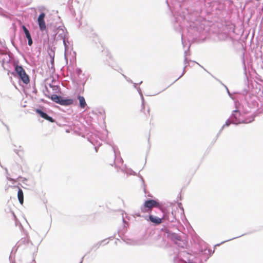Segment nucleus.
Returning a JSON list of instances; mask_svg holds the SVG:
<instances>
[{"label": "nucleus", "instance_id": "obj_1", "mask_svg": "<svg viewBox=\"0 0 263 263\" xmlns=\"http://www.w3.org/2000/svg\"><path fill=\"white\" fill-rule=\"evenodd\" d=\"M254 120V117L251 116L246 119H243L241 112L238 109L234 110L231 117L226 121L224 124L222 125L220 129L218 135H219L225 127H228L231 124L238 125L240 123H250Z\"/></svg>", "mask_w": 263, "mask_h": 263}, {"label": "nucleus", "instance_id": "obj_2", "mask_svg": "<svg viewBox=\"0 0 263 263\" xmlns=\"http://www.w3.org/2000/svg\"><path fill=\"white\" fill-rule=\"evenodd\" d=\"M1 57L0 61H2V65L4 70H6L8 74L11 73L13 68L15 69L16 65H18V61H12L9 54H8L5 51H3L0 54Z\"/></svg>", "mask_w": 263, "mask_h": 263}, {"label": "nucleus", "instance_id": "obj_3", "mask_svg": "<svg viewBox=\"0 0 263 263\" xmlns=\"http://www.w3.org/2000/svg\"><path fill=\"white\" fill-rule=\"evenodd\" d=\"M55 30L58 40L63 41L65 48V53H66L68 52L70 49L69 45H70L69 42L68 41V38L67 37L68 32L65 27L63 26H59L58 27L55 28Z\"/></svg>", "mask_w": 263, "mask_h": 263}, {"label": "nucleus", "instance_id": "obj_4", "mask_svg": "<svg viewBox=\"0 0 263 263\" xmlns=\"http://www.w3.org/2000/svg\"><path fill=\"white\" fill-rule=\"evenodd\" d=\"M11 74L13 77L18 78L25 84H28L30 82L29 77L22 65H16L15 69L12 71Z\"/></svg>", "mask_w": 263, "mask_h": 263}, {"label": "nucleus", "instance_id": "obj_5", "mask_svg": "<svg viewBox=\"0 0 263 263\" xmlns=\"http://www.w3.org/2000/svg\"><path fill=\"white\" fill-rule=\"evenodd\" d=\"M48 98H50L54 102L63 106H68L73 103V100L72 99L64 98L61 96H59L55 94H53L50 96H48Z\"/></svg>", "mask_w": 263, "mask_h": 263}, {"label": "nucleus", "instance_id": "obj_6", "mask_svg": "<svg viewBox=\"0 0 263 263\" xmlns=\"http://www.w3.org/2000/svg\"><path fill=\"white\" fill-rule=\"evenodd\" d=\"M160 206L159 202L154 199L146 200L143 205L141 206V210L142 212H146L152 207L159 208Z\"/></svg>", "mask_w": 263, "mask_h": 263}, {"label": "nucleus", "instance_id": "obj_7", "mask_svg": "<svg viewBox=\"0 0 263 263\" xmlns=\"http://www.w3.org/2000/svg\"><path fill=\"white\" fill-rule=\"evenodd\" d=\"M92 37H93V42L95 43V44L97 45V46L98 48H99V45L98 44L101 46V48L102 49V52L103 54H105L107 57H108L109 59H111V55L109 51L107 49L103 48L102 44H101L99 38L97 36V34L95 33L92 34Z\"/></svg>", "mask_w": 263, "mask_h": 263}, {"label": "nucleus", "instance_id": "obj_8", "mask_svg": "<svg viewBox=\"0 0 263 263\" xmlns=\"http://www.w3.org/2000/svg\"><path fill=\"white\" fill-rule=\"evenodd\" d=\"M159 210L163 213V220H167L171 222H173L176 220V217L174 214L173 212H172L171 213H170L169 212H166L164 209L160 208Z\"/></svg>", "mask_w": 263, "mask_h": 263}, {"label": "nucleus", "instance_id": "obj_9", "mask_svg": "<svg viewBox=\"0 0 263 263\" xmlns=\"http://www.w3.org/2000/svg\"><path fill=\"white\" fill-rule=\"evenodd\" d=\"M162 231L166 234L167 237L172 240H181V237L178 234L171 232L167 228H164V229H162Z\"/></svg>", "mask_w": 263, "mask_h": 263}, {"label": "nucleus", "instance_id": "obj_10", "mask_svg": "<svg viewBox=\"0 0 263 263\" xmlns=\"http://www.w3.org/2000/svg\"><path fill=\"white\" fill-rule=\"evenodd\" d=\"M45 14L44 12H41L37 17V23L41 31H43L46 29V23L45 22Z\"/></svg>", "mask_w": 263, "mask_h": 263}, {"label": "nucleus", "instance_id": "obj_11", "mask_svg": "<svg viewBox=\"0 0 263 263\" xmlns=\"http://www.w3.org/2000/svg\"><path fill=\"white\" fill-rule=\"evenodd\" d=\"M112 146V151H114L115 155V160L114 164H115V167H117V163L123 164V160L121 157L120 156V152L118 149L116 147V146L114 145H110Z\"/></svg>", "mask_w": 263, "mask_h": 263}, {"label": "nucleus", "instance_id": "obj_12", "mask_svg": "<svg viewBox=\"0 0 263 263\" xmlns=\"http://www.w3.org/2000/svg\"><path fill=\"white\" fill-rule=\"evenodd\" d=\"M145 219L153 223L155 226L160 224L162 222V220H163V216L161 218H159L152 214L149 215L148 218L146 217Z\"/></svg>", "mask_w": 263, "mask_h": 263}, {"label": "nucleus", "instance_id": "obj_13", "mask_svg": "<svg viewBox=\"0 0 263 263\" xmlns=\"http://www.w3.org/2000/svg\"><path fill=\"white\" fill-rule=\"evenodd\" d=\"M77 99L79 100L80 108L82 109H85L87 105L84 97L80 95H78Z\"/></svg>", "mask_w": 263, "mask_h": 263}, {"label": "nucleus", "instance_id": "obj_14", "mask_svg": "<svg viewBox=\"0 0 263 263\" xmlns=\"http://www.w3.org/2000/svg\"><path fill=\"white\" fill-rule=\"evenodd\" d=\"M88 140L95 146L96 152H97L98 148L100 145H101L102 143L98 140H95L92 136L88 138Z\"/></svg>", "mask_w": 263, "mask_h": 263}, {"label": "nucleus", "instance_id": "obj_15", "mask_svg": "<svg viewBox=\"0 0 263 263\" xmlns=\"http://www.w3.org/2000/svg\"><path fill=\"white\" fill-rule=\"evenodd\" d=\"M107 239H105L104 240H102L98 242L96 244L94 245L91 248V250H96L98 249L101 245H105L107 244L108 243V241H107Z\"/></svg>", "mask_w": 263, "mask_h": 263}, {"label": "nucleus", "instance_id": "obj_16", "mask_svg": "<svg viewBox=\"0 0 263 263\" xmlns=\"http://www.w3.org/2000/svg\"><path fill=\"white\" fill-rule=\"evenodd\" d=\"M17 198L19 201V202L21 204H23L24 202V194L22 190L20 188H18L17 192Z\"/></svg>", "mask_w": 263, "mask_h": 263}, {"label": "nucleus", "instance_id": "obj_17", "mask_svg": "<svg viewBox=\"0 0 263 263\" xmlns=\"http://www.w3.org/2000/svg\"><path fill=\"white\" fill-rule=\"evenodd\" d=\"M22 28L27 39L32 37L29 30L25 25H22Z\"/></svg>", "mask_w": 263, "mask_h": 263}, {"label": "nucleus", "instance_id": "obj_18", "mask_svg": "<svg viewBox=\"0 0 263 263\" xmlns=\"http://www.w3.org/2000/svg\"><path fill=\"white\" fill-rule=\"evenodd\" d=\"M51 40L52 44H56L57 42L59 41L57 38V34L55 28L53 30V33L51 35Z\"/></svg>", "mask_w": 263, "mask_h": 263}, {"label": "nucleus", "instance_id": "obj_19", "mask_svg": "<svg viewBox=\"0 0 263 263\" xmlns=\"http://www.w3.org/2000/svg\"><path fill=\"white\" fill-rule=\"evenodd\" d=\"M121 171L127 175H136V172H135L131 168L123 169L121 168Z\"/></svg>", "mask_w": 263, "mask_h": 263}, {"label": "nucleus", "instance_id": "obj_20", "mask_svg": "<svg viewBox=\"0 0 263 263\" xmlns=\"http://www.w3.org/2000/svg\"><path fill=\"white\" fill-rule=\"evenodd\" d=\"M35 112L39 114L40 116V117H41L42 118L44 119L48 115L46 112L39 108H37L35 109Z\"/></svg>", "mask_w": 263, "mask_h": 263}, {"label": "nucleus", "instance_id": "obj_21", "mask_svg": "<svg viewBox=\"0 0 263 263\" xmlns=\"http://www.w3.org/2000/svg\"><path fill=\"white\" fill-rule=\"evenodd\" d=\"M190 45L188 46L187 49L185 50L184 52V64H188L190 61H192L191 60H188L186 56L187 53L190 49Z\"/></svg>", "mask_w": 263, "mask_h": 263}, {"label": "nucleus", "instance_id": "obj_22", "mask_svg": "<svg viewBox=\"0 0 263 263\" xmlns=\"http://www.w3.org/2000/svg\"><path fill=\"white\" fill-rule=\"evenodd\" d=\"M218 81L219 82V83H220L222 85H223V86L224 87V88L226 89V90H227V93H228V95L229 96V97H230L231 99H232L233 100H234V98L233 97L232 93L230 92V91H229V90L228 88L227 87V86L226 85H225L223 83H222V82L221 81H220V80H218Z\"/></svg>", "mask_w": 263, "mask_h": 263}, {"label": "nucleus", "instance_id": "obj_23", "mask_svg": "<svg viewBox=\"0 0 263 263\" xmlns=\"http://www.w3.org/2000/svg\"><path fill=\"white\" fill-rule=\"evenodd\" d=\"M243 235H244V234H242V235H240V236H239L235 237H233V238H232L229 239H228V240H227L223 241L221 242V243H218V244L216 245H215V246H219L220 245H221V244H222V243H224V242H227V241H230V240H233V239H236V238H239V237H241V236H243Z\"/></svg>", "mask_w": 263, "mask_h": 263}, {"label": "nucleus", "instance_id": "obj_24", "mask_svg": "<svg viewBox=\"0 0 263 263\" xmlns=\"http://www.w3.org/2000/svg\"><path fill=\"white\" fill-rule=\"evenodd\" d=\"M45 119L51 122V123H53L55 122V120L54 119H53L52 117L49 116L48 115H47V116L46 117Z\"/></svg>", "mask_w": 263, "mask_h": 263}, {"label": "nucleus", "instance_id": "obj_25", "mask_svg": "<svg viewBox=\"0 0 263 263\" xmlns=\"http://www.w3.org/2000/svg\"><path fill=\"white\" fill-rule=\"evenodd\" d=\"M187 64H184V68H183V71H182V73H181V74L179 77V78L178 79H177L175 82L177 81L178 80H179L180 78H181L183 75L185 73V68L187 67Z\"/></svg>", "mask_w": 263, "mask_h": 263}, {"label": "nucleus", "instance_id": "obj_26", "mask_svg": "<svg viewBox=\"0 0 263 263\" xmlns=\"http://www.w3.org/2000/svg\"><path fill=\"white\" fill-rule=\"evenodd\" d=\"M21 241L24 243V244H28L30 242V240L27 238H23L21 239Z\"/></svg>", "mask_w": 263, "mask_h": 263}, {"label": "nucleus", "instance_id": "obj_27", "mask_svg": "<svg viewBox=\"0 0 263 263\" xmlns=\"http://www.w3.org/2000/svg\"><path fill=\"white\" fill-rule=\"evenodd\" d=\"M5 171H6V175H7L6 177H7V179L8 180H10V181H14V179H13V178H11L9 177V174L8 173V170H7V169L6 168H5Z\"/></svg>", "mask_w": 263, "mask_h": 263}, {"label": "nucleus", "instance_id": "obj_28", "mask_svg": "<svg viewBox=\"0 0 263 263\" xmlns=\"http://www.w3.org/2000/svg\"><path fill=\"white\" fill-rule=\"evenodd\" d=\"M122 76H123V77L125 79V80H126L127 82H129V83H133V81H132L130 79H129V78H128L127 77H126V76L125 75H124V74H122Z\"/></svg>", "mask_w": 263, "mask_h": 263}, {"label": "nucleus", "instance_id": "obj_29", "mask_svg": "<svg viewBox=\"0 0 263 263\" xmlns=\"http://www.w3.org/2000/svg\"><path fill=\"white\" fill-rule=\"evenodd\" d=\"M44 93L45 95L48 97V96H49L48 94L50 93L49 90L48 89V88L45 86V90H44Z\"/></svg>", "mask_w": 263, "mask_h": 263}, {"label": "nucleus", "instance_id": "obj_30", "mask_svg": "<svg viewBox=\"0 0 263 263\" xmlns=\"http://www.w3.org/2000/svg\"><path fill=\"white\" fill-rule=\"evenodd\" d=\"M28 40V45L30 46H31L33 44V41L32 39V37L27 39Z\"/></svg>", "mask_w": 263, "mask_h": 263}, {"label": "nucleus", "instance_id": "obj_31", "mask_svg": "<svg viewBox=\"0 0 263 263\" xmlns=\"http://www.w3.org/2000/svg\"><path fill=\"white\" fill-rule=\"evenodd\" d=\"M52 88L53 90L57 91V90H59L60 87L58 85H54V86H53V87H52Z\"/></svg>", "mask_w": 263, "mask_h": 263}, {"label": "nucleus", "instance_id": "obj_32", "mask_svg": "<svg viewBox=\"0 0 263 263\" xmlns=\"http://www.w3.org/2000/svg\"><path fill=\"white\" fill-rule=\"evenodd\" d=\"M76 73H77V74L79 76V75H80L81 73H82V70L81 69V68H77L76 69Z\"/></svg>", "mask_w": 263, "mask_h": 263}, {"label": "nucleus", "instance_id": "obj_33", "mask_svg": "<svg viewBox=\"0 0 263 263\" xmlns=\"http://www.w3.org/2000/svg\"><path fill=\"white\" fill-rule=\"evenodd\" d=\"M140 97H141V101H142V107L143 108H144V97H143V95H140Z\"/></svg>", "mask_w": 263, "mask_h": 263}, {"label": "nucleus", "instance_id": "obj_34", "mask_svg": "<svg viewBox=\"0 0 263 263\" xmlns=\"http://www.w3.org/2000/svg\"><path fill=\"white\" fill-rule=\"evenodd\" d=\"M142 83V81H141L139 83H134L133 82V86H134V87L135 88H137V85H140Z\"/></svg>", "mask_w": 263, "mask_h": 263}, {"label": "nucleus", "instance_id": "obj_35", "mask_svg": "<svg viewBox=\"0 0 263 263\" xmlns=\"http://www.w3.org/2000/svg\"><path fill=\"white\" fill-rule=\"evenodd\" d=\"M181 41H182V44L183 45V47H184L185 46V41L183 40V35L182 34L181 35Z\"/></svg>", "mask_w": 263, "mask_h": 263}, {"label": "nucleus", "instance_id": "obj_36", "mask_svg": "<svg viewBox=\"0 0 263 263\" xmlns=\"http://www.w3.org/2000/svg\"><path fill=\"white\" fill-rule=\"evenodd\" d=\"M137 90L138 93H139L140 96L141 95H143L140 88H139V87L137 88Z\"/></svg>", "mask_w": 263, "mask_h": 263}, {"label": "nucleus", "instance_id": "obj_37", "mask_svg": "<svg viewBox=\"0 0 263 263\" xmlns=\"http://www.w3.org/2000/svg\"><path fill=\"white\" fill-rule=\"evenodd\" d=\"M37 89L35 88V86H34L32 92L36 94L37 93Z\"/></svg>", "mask_w": 263, "mask_h": 263}, {"label": "nucleus", "instance_id": "obj_38", "mask_svg": "<svg viewBox=\"0 0 263 263\" xmlns=\"http://www.w3.org/2000/svg\"><path fill=\"white\" fill-rule=\"evenodd\" d=\"M138 176L140 178L141 180L142 181L143 184H144V179H143V177L139 174L138 175Z\"/></svg>", "mask_w": 263, "mask_h": 263}, {"label": "nucleus", "instance_id": "obj_39", "mask_svg": "<svg viewBox=\"0 0 263 263\" xmlns=\"http://www.w3.org/2000/svg\"><path fill=\"white\" fill-rule=\"evenodd\" d=\"M242 63H243V64L244 66V69H246V65H245V61L244 58H243V59H242Z\"/></svg>", "mask_w": 263, "mask_h": 263}, {"label": "nucleus", "instance_id": "obj_40", "mask_svg": "<svg viewBox=\"0 0 263 263\" xmlns=\"http://www.w3.org/2000/svg\"><path fill=\"white\" fill-rule=\"evenodd\" d=\"M14 152H15V153H16L17 155H19V154H18L19 151H18V150H17V149H14Z\"/></svg>", "mask_w": 263, "mask_h": 263}, {"label": "nucleus", "instance_id": "obj_41", "mask_svg": "<svg viewBox=\"0 0 263 263\" xmlns=\"http://www.w3.org/2000/svg\"><path fill=\"white\" fill-rule=\"evenodd\" d=\"M54 85H52V84H49V87H50V88L53 87V86H54Z\"/></svg>", "mask_w": 263, "mask_h": 263}, {"label": "nucleus", "instance_id": "obj_42", "mask_svg": "<svg viewBox=\"0 0 263 263\" xmlns=\"http://www.w3.org/2000/svg\"><path fill=\"white\" fill-rule=\"evenodd\" d=\"M122 220H123V222L124 223H125V219H124V218L123 216H122Z\"/></svg>", "mask_w": 263, "mask_h": 263}, {"label": "nucleus", "instance_id": "obj_43", "mask_svg": "<svg viewBox=\"0 0 263 263\" xmlns=\"http://www.w3.org/2000/svg\"><path fill=\"white\" fill-rule=\"evenodd\" d=\"M53 62H54V59H53V57H52V59H51V63H53Z\"/></svg>", "mask_w": 263, "mask_h": 263}, {"label": "nucleus", "instance_id": "obj_44", "mask_svg": "<svg viewBox=\"0 0 263 263\" xmlns=\"http://www.w3.org/2000/svg\"><path fill=\"white\" fill-rule=\"evenodd\" d=\"M41 102H45V100H44V99H41Z\"/></svg>", "mask_w": 263, "mask_h": 263}, {"label": "nucleus", "instance_id": "obj_45", "mask_svg": "<svg viewBox=\"0 0 263 263\" xmlns=\"http://www.w3.org/2000/svg\"><path fill=\"white\" fill-rule=\"evenodd\" d=\"M84 256H84L82 257V259H81V261L80 262V263H82V262H83V258H84Z\"/></svg>", "mask_w": 263, "mask_h": 263}, {"label": "nucleus", "instance_id": "obj_46", "mask_svg": "<svg viewBox=\"0 0 263 263\" xmlns=\"http://www.w3.org/2000/svg\"><path fill=\"white\" fill-rule=\"evenodd\" d=\"M166 3L167 4L168 7H169V4H168V1L167 0H166Z\"/></svg>", "mask_w": 263, "mask_h": 263}, {"label": "nucleus", "instance_id": "obj_47", "mask_svg": "<svg viewBox=\"0 0 263 263\" xmlns=\"http://www.w3.org/2000/svg\"><path fill=\"white\" fill-rule=\"evenodd\" d=\"M136 215H137L138 216H139V217H140V214H136Z\"/></svg>", "mask_w": 263, "mask_h": 263}, {"label": "nucleus", "instance_id": "obj_48", "mask_svg": "<svg viewBox=\"0 0 263 263\" xmlns=\"http://www.w3.org/2000/svg\"><path fill=\"white\" fill-rule=\"evenodd\" d=\"M26 180H27V179H26V178H24V180H23V181H26Z\"/></svg>", "mask_w": 263, "mask_h": 263}, {"label": "nucleus", "instance_id": "obj_49", "mask_svg": "<svg viewBox=\"0 0 263 263\" xmlns=\"http://www.w3.org/2000/svg\"><path fill=\"white\" fill-rule=\"evenodd\" d=\"M193 62H194V63H197V64H198V65H199L198 63L196 62V61H193Z\"/></svg>", "mask_w": 263, "mask_h": 263}, {"label": "nucleus", "instance_id": "obj_50", "mask_svg": "<svg viewBox=\"0 0 263 263\" xmlns=\"http://www.w3.org/2000/svg\"><path fill=\"white\" fill-rule=\"evenodd\" d=\"M111 238H114V237H109V239H110Z\"/></svg>", "mask_w": 263, "mask_h": 263}, {"label": "nucleus", "instance_id": "obj_51", "mask_svg": "<svg viewBox=\"0 0 263 263\" xmlns=\"http://www.w3.org/2000/svg\"><path fill=\"white\" fill-rule=\"evenodd\" d=\"M176 22L177 23L178 22V21L177 20H176Z\"/></svg>", "mask_w": 263, "mask_h": 263}, {"label": "nucleus", "instance_id": "obj_52", "mask_svg": "<svg viewBox=\"0 0 263 263\" xmlns=\"http://www.w3.org/2000/svg\"><path fill=\"white\" fill-rule=\"evenodd\" d=\"M12 44L14 45L13 42L12 41Z\"/></svg>", "mask_w": 263, "mask_h": 263}]
</instances>
